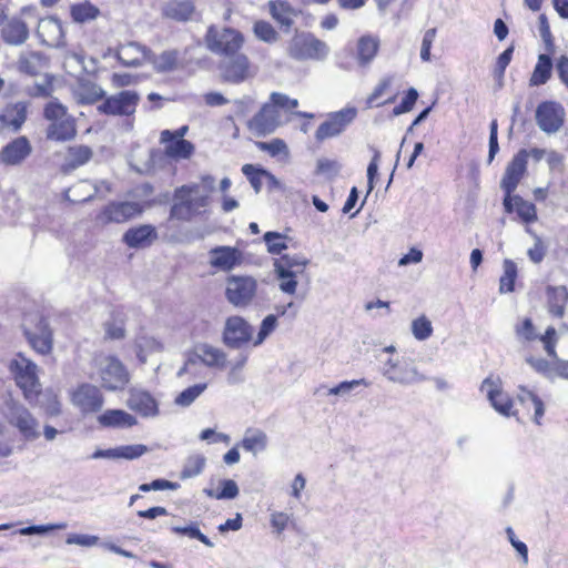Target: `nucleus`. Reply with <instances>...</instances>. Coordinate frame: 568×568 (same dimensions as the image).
Masks as SVG:
<instances>
[{
	"label": "nucleus",
	"instance_id": "1",
	"mask_svg": "<svg viewBox=\"0 0 568 568\" xmlns=\"http://www.w3.org/2000/svg\"><path fill=\"white\" fill-rule=\"evenodd\" d=\"M244 36L233 28H217L211 26L205 34L207 49L223 57L221 65L223 78L232 83H239L245 80L247 72L246 57L236 55L237 51L244 44Z\"/></svg>",
	"mask_w": 568,
	"mask_h": 568
},
{
	"label": "nucleus",
	"instance_id": "2",
	"mask_svg": "<svg viewBox=\"0 0 568 568\" xmlns=\"http://www.w3.org/2000/svg\"><path fill=\"white\" fill-rule=\"evenodd\" d=\"M558 341L556 328L548 326L541 334L540 342L549 358L530 355L526 357V362L536 373L548 379L562 378L568 381V361L558 357L556 351Z\"/></svg>",
	"mask_w": 568,
	"mask_h": 568
},
{
	"label": "nucleus",
	"instance_id": "3",
	"mask_svg": "<svg viewBox=\"0 0 568 568\" xmlns=\"http://www.w3.org/2000/svg\"><path fill=\"white\" fill-rule=\"evenodd\" d=\"M207 205V196L201 193L199 185H183L174 192L170 217L191 221L204 212Z\"/></svg>",
	"mask_w": 568,
	"mask_h": 568
},
{
	"label": "nucleus",
	"instance_id": "4",
	"mask_svg": "<svg viewBox=\"0 0 568 568\" xmlns=\"http://www.w3.org/2000/svg\"><path fill=\"white\" fill-rule=\"evenodd\" d=\"M43 116L49 121L45 131L48 140L64 142L72 140L77 135L74 119L68 113L67 106L57 99L50 101L44 106Z\"/></svg>",
	"mask_w": 568,
	"mask_h": 568
},
{
	"label": "nucleus",
	"instance_id": "5",
	"mask_svg": "<svg viewBox=\"0 0 568 568\" xmlns=\"http://www.w3.org/2000/svg\"><path fill=\"white\" fill-rule=\"evenodd\" d=\"M10 371L24 398L30 403L36 400L41 393L38 366L22 354H18L10 363Z\"/></svg>",
	"mask_w": 568,
	"mask_h": 568
},
{
	"label": "nucleus",
	"instance_id": "6",
	"mask_svg": "<svg viewBox=\"0 0 568 568\" xmlns=\"http://www.w3.org/2000/svg\"><path fill=\"white\" fill-rule=\"evenodd\" d=\"M287 52L296 61H323L327 58L329 48L315 34L302 32L292 38Z\"/></svg>",
	"mask_w": 568,
	"mask_h": 568
},
{
	"label": "nucleus",
	"instance_id": "7",
	"mask_svg": "<svg viewBox=\"0 0 568 568\" xmlns=\"http://www.w3.org/2000/svg\"><path fill=\"white\" fill-rule=\"evenodd\" d=\"M308 264L306 258L283 254L275 260L274 272L278 281L280 290L294 295L297 290V276L305 273Z\"/></svg>",
	"mask_w": 568,
	"mask_h": 568
},
{
	"label": "nucleus",
	"instance_id": "8",
	"mask_svg": "<svg viewBox=\"0 0 568 568\" xmlns=\"http://www.w3.org/2000/svg\"><path fill=\"white\" fill-rule=\"evenodd\" d=\"M23 332L31 347L40 353L48 354L52 349V332L47 321L38 313L28 314L23 318Z\"/></svg>",
	"mask_w": 568,
	"mask_h": 568
},
{
	"label": "nucleus",
	"instance_id": "9",
	"mask_svg": "<svg viewBox=\"0 0 568 568\" xmlns=\"http://www.w3.org/2000/svg\"><path fill=\"white\" fill-rule=\"evenodd\" d=\"M139 102L140 95L136 91L123 90L105 98L97 110L105 115L130 116L135 112Z\"/></svg>",
	"mask_w": 568,
	"mask_h": 568
},
{
	"label": "nucleus",
	"instance_id": "10",
	"mask_svg": "<svg viewBox=\"0 0 568 568\" xmlns=\"http://www.w3.org/2000/svg\"><path fill=\"white\" fill-rule=\"evenodd\" d=\"M357 110L354 106L329 113L315 131V140L321 143L339 135L355 120Z\"/></svg>",
	"mask_w": 568,
	"mask_h": 568
},
{
	"label": "nucleus",
	"instance_id": "11",
	"mask_svg": "<svg viewBox=\"0 0 568 568\" xmlns=\"http://www.w3.org/2000/svg\"><path fill=\"white\" fill-rule=\"evenodd\" d=\"M544 414L545 403L537 394L524 389L517 395L514 414L511 416L516 417L518 422L525 423L531 420L536 425H541Z\"/></svg>",
	"mask_w": 568,
	"mask_h": 568
},
{
	"label": "nucleus",
	"instance_id": "12",
	"mask_svg": "<svg viewBox=\"0 0 568 568\" xmlns=\"http://www.w3.org/2000/svg\"><path fill=\"white\" fill-rule=\"evenodd\" d=\"M7 418L26 440H34L40 436L38 420L23 405L11 403L8 406Z\"/></svg>",
	"mask_w": 568,
	"mask_h": 568
},
{
	"label": "nucleus",
	"instance_id": "13",
	"mask_svg": "<svg viewBox=\"0 0 568 568\" xmlns=\"http://www.w3.org/2000/svg\"><path fill=\"white\" fill-rule=\"evenodd\" d=\"M142 207L138 202H111L97 215L98 223H124L141 214Z\"/></svg>",
	"mask_w": 568,
	"mask_h": 568
},
{
	"label": "nucleus",
	"instance_id": "14",
	"mask_svg": "<svg viewBox=\"0 0 568 568\" xmlns=\"http://www.w3.org/2000/svg\"><path fill=\"white\" fill-rule=\"evenodd\" d=\"M528 163V152L523 149L518 151L511 161L507 164L503 179L500 181V187L504 191V195L507 194V199L510 193H514L519 185L520 181L526 174Z\"/></svg>",
	"mask_w": 568,
	"mask_h": 568
},
{
	"label": "nucleus",
	"instance_id": "15",
	"mask_svg": "<svg viewBox=\"0 0 568 568\" xmlns=\"http://www.w3.org/2000/svg\"><path fill=\"white\" fill-rule=\"evenodd\" d=\"M536 121L544 132L555 133L564 125V108L557 102L544 101L537 106Z\"/></svg>",
	"mask_w": 568,
	"mask_h": 568
},
{
	"label": "nucleus",
	"instance_id": "16",
	"mask_svg": "<svg viewBox=\"0 0 568 568\" xmlns=\"http://www.w3.org/2000/svg\"><path fill=\"white\" fill-rule=\"evenodd\" d=\"M32 151V144L27 136H17L0 150V163L6 166H20Z\"/></svg>",
	"mask_w": 568,
	"mask_h": 568
},
{
	"label": "nucleus",
	"instance_id": "17",
	"mask_svg": "<svg viewBox=\"0 0 568 568\" xmlns=\"http://www.w3.org/2000/svg\"><path fill=\"white\" fill-rule=\"evenodd\" d=\"M100 377L103 387L110 390L121 389L129 381L122 363L115 357H105L100 364Z\"/></svg>",
	"mask_w": 568,
	"mask_h": 568
},
{
	"label": "nucleus",
	"instance_id": "18",
	"mask_svg": "<svg viewBox=\"0 0 568 568\" xmlns=\"http://www.w3.org/2000/svg\"><path fill=\"white\" fill-rule=\"evenodd\" d=\"M480 389L486 392L491 406L500 415L510 417L514 414L516 398H511L506 392H504L498 381L486 378L484 379Z\"/></svg>",
	"mask_w": 568,
	"mask_h": 568
},
{
	"label": "nucleus",
	"instance_id": "19",
	"mask_svg": "<svg viewBox=\"0 0 568 568\" xmlns=\"http://www.w3.org/2000/svg\"><path fill=\"white\" fill-rule=\"evenodd\" d=\"M504 210L508 214L515 213L517 220L523 224L530 225L538 220L537 207L532 202L525 200L523 196L510 193L507 202V194L503 199Z\"/></svg>",
	"mask_w": 568,
	"mask_h": 568
},
{
	"label": "nucleus",
	"instance_id": "20",
	"mask_svg": "<svg viewBox=\"0 0 568 568\" xmlns=\"http://www.w3.org/2000/svg\"><path fill=\"white\" fill-rule=\"evenodd\" d=\"M223 343L232 349H241L248 344V324L240 316L226 320L223 331Z\"/></svg>",
	"mask_w": 568,
	"mask_h": 568
},
{
	"label": "nucleus",
	"instance_id": "21",
	"mask_svg": "<svg viewBox=\"0 0 568 568\" xmlns=\"http://www.w3.org/2000/svg\"><path fill=\"white\" fill-rule=\"evenodd\" d=\"M103 402L100 389L90 384L80 385L72 394V403L83 413L99 412Z\"/></svg>",
	"mask_w": 568,
	"mask_h": 568
},
{
	"label": "nucleus",
	"instance_id": "22",
	"mask_svg": "<svg viewBox=\"0 0 568 568\" xmlns=\"http://www.w3.org/2000/svg\"><path fill=\"white\" fill-rule=\"evenodd\" d=\"M281 123V111L270 100L263 104L253 120H251V125L253 124L255 131L263 135L274 132Z\"/></svg>",
	"mask_w": 568,
	"mask_h": 568
},
{
	"label": "nucleus",
	"instance_id": "23",
	"mask_svg": "<svg viewBox=\"0 0 568 568\" xmlns=\"http://www.w3.org/2000/svg\"><path fill=\"white\" fill-rule=\"evenodd\" d=\"M37 36L45 45L53 48L63 45L64 31L60 20L54 17L43 18L39 21Z\"/></svg>",
	"mask_w": 568,
	"mask_h": 568
},
{
	"label": "nucleus",
	"instance_id": "24",
	"mask_svg": "<svg viewBox=\"0 0 568 568\" xmlns=\"http://www.w3.org/2000/svg\"><path fill=\"white\" fill-rule=\"evenodd\" d=\"M72 95L78 104L90 105L102 100L105 92L95 82L88 79H79L72 88Z\"/></svg>",
	"mask_w": 568,
	"mask_h": 568
},
{
	"label": "nucleus",
	"instance_id": "25",
	"mask_svg": "<svg viewBox=\"0 0 568 568\" xmlns=\"http://www.w3.org/2000/svg\"><path fill=\"white\" fill-rule=\"evenodd\" d=\"M161 143L165 145V154L174 160L189 159L194 152V145L184 139H174L170 130L161 132Z\"/></svg>",
	"mask_w": 568,
	"mask_h": 568
},
{
	"label": "nucleus",
	"instance_id": "26",
	"mask_svg": "<svg viewBox=\"0 0 568 568\" xmlns=\"http://www.w3.org/2000/svg\"><path fill=\"white\" fill-rule=\"evenodd\" d=\"M149 49L138 42L121 44L115 50L116 59L124 67H139L148 62Z\"/></svg>",
	"mask_w": 568,
	"mask_h": 568
},
{
	"label": "nucleus",
	"instance_id": "27",
	"mask_svg": "<svg viewBox=\"0 0 568 568\" xmlns=\"http://www.w3.org/2000/svg\"><path fill=\"white\" fill-rule=\"evenodd\" d=\"M210 265L219 271H231L241 261V253L231 246H216L209 252Z\"/></svg>",
	"mask_w": 568,
	"mask_h": 568
},
{
	"label": "nucleus",
	"instance_id": "28",
	"mask_svg": "<svg viewBox=\"0 0 568 568\" xmlns=\"http://www.w3.org/2000/svg\"><path fill=\"white\" fill-rule=\"evenodd\" d=\"M28 108L29 103L23 101L8 104L0 114V123L18 132L27 121Z\"/></svg>",
	"mask_w": 568,
	"mask_h": 568
},
{
	"label": "nucleus",
	"instance_id": "29",
	"mask_svg": "<svg viewBox=\"0 0 568 568\" xmlns=\"http://www.w3.org/2000/svg\"><path fill=\"white\" fill-rule=\"evenodd\" d=\"M548 313L555 318H562L568 304V290L565 285L546 287Z\"/></svg>",
	"mask_w": 568,
	"mask_h": 568
},
{
	"label": "nucleus",
	"instance_id": "30",
	"mask_svg": "<svg viewBox=\"0 0 568 568\" xmlns=\"http://www.w3.org/2000/svg\"><path fill=\"white\" fill-rule=\"evenodd\" d=\"M128 406L144 417H153L159 413L158 404L150 393L139 389L130 392Z\"/></svg>",
	"mask_w": 568,
	"mask_h": 568
},
{
	"label": "nucleus",
	"instance_id": "31",
	"mask_svg": "<svg viewBox=\"0 0 568 568\" xmlns=\"http://www.w3.org/2000/svg\"><path fill=\"white\" fill-rule=\"evenodd\" d=\"M1 37L10 45H21L29 39V29L24 21L12 18L2 27Z\"/></svg>",
	"mask_w": 568,
	"mask_h": 568
},
{
	"label": "nucleus",
	"instance_id": "32",
	"mask_svg": "<svg viewBox=\"0 0 568 568\" xmlns=\"http://www.w3.org/2000/svg\"><path fill=\"white\" fill-rule=\"evenodd\" d=\"M155 239L156 232L152 225L130 229L123 235L124 243L134 248L150 245Z\"/></svg>",
	"mask_w": 568,
	"mask_h": 568
},
{
	"label": "nucleus",
	"instance_id": "33",
	"mask_svg": "<svg viewBox=\"0 0 568 568\" xmlns=\"http://www.w3.org/2000/svg\"><path fill=\"white\" fill-rule=\"evenodd\" d=\"M226 297L235 306H245L248 302V280L235 276L229 278Z\"/></svg>",
	"mask_w": 568,
	"mask_h": 568
},
{
	"label": "nucleus",
	"instance_id": "34",
	"mask_svg": "<svg viewBox=\"0 0 568 568\" xmlns=\"http://www.w3.org/2000/svg\"><path fill=\"white\" fill-rule=\"evenodd\" d=\"M378 49V38L371 34L359 37L356 44L358 64L361 67H366L369 64L377 55Z\"/></svg>",
	"mask_w": 568,
	"mask_h": 568
},
{
	"label": "nucleus",
	"instance_id": "35",
	"mask_svg": "<svg viewBox=\"0 0 568 568\" xmlns=\"http://www.w3.org/2000/svg\"><path fill=\"white\" fill-rule=\"evenodd\" d=\"M103 427L124 428L136 424V418L122 409H108L98 417Z\"/></svg>",
	"mask_w": 568,
	"mask_h": 568
},
{
	"label": "nucleus",
	"instance_id": "36",
	"mask_svg": "<svg viewBox=\"0 0 568 568\" xmlns=\"http://www.w3.org/2000/svg\"><path fill=\"white\" fill-rule=\"evenodd\" d=\"M552 75V60L548 54H539L534 71L529 78V87L546 84Z\"/></svg>",
	"mask_w": 568,
	"mask_h": 568
},
{
	"label": "nucleus",
	"instance_id": "37",
	"mask_svg": "<svg viewBox=\"0 0 568 568\" xmlns=\"http://www.w3.org/2000/svg\"><path fill=\"white\" fill-rule=\"evenodd\" d=\"M92 150L87 145H73L68 149L65 162L62 165L64 172H70L89 162L92 158Z\"/></svg>",
	"mask_w": 568,
	"mask_h": 568
},
{
	"label": "nucleus",
	"instance_id": "38",
	"mask_svg": "<svg viewBox=\"0 0 568 568\" xmlns=\"http://www.w3.org/2000/svg\"><path fill=\"white\" fill-rule=\"evenodd\" d=\"M179 59L176 50L163 51L155 55L151 50L148 53V63H151L158 72H169L175 69Z\"/></svg>",
	"mask_w": 568,
	"mask_h": 568
},
{
	"label": "nucleus",
	"instance_id": "39",
	"mask_svg": "<svg viewBox=\"0 0 568 568\" xmlns=\"http://www.w3.org/2000/svg\"><path fill=\"white\" fill-rule=\"evenodd\" d=\"M270 11L275 21L287 28L293 24V18L296 16L293 7L283 0L271 1Z\"/></svg>",
	"mask_w": 568,
	"mask_h": 568
},
{
	"label": "nucleus",
	"instance_id": "40",
	"mask_svg": "<svg viewBox=\"0 0 568 568\" xmlns=\"http://www.w3.org/2000/svg\"><path fill=\"white\" fill-rule=\"evenodd\" d=\"M197 355L206 366L220 368L225 366L226 355L220 348L203 344L197 347Z\"/></svg>",
	"mask_w": 568,
	"mask_h": 568
},
{
	"label": "nucleus",
	"instance_id": "41",
	"mask_svg": "<svg viewBox=\"0 0 568 568\" xmlns=\"http://www.w3.org/2000/svg\"><path fill=\"white\" fill-rule=\"evenodd\" d=\"M251 185L256 192L262 189L272 191L278 186V181L271 172L251 165Z\"/></svg>",
	"mask_w": 568,
	"mask_h": 568
},
{
	"label": "nucleus",
	"instance_id": "42",
	"mask_svg": "<svg viewBox=\"0 0 568 568\" xmlns=\"http://www.w3.org/2000/svg\"><path fill=\"white\" fill-rule=\"evenodd\" d=\"M393 83V79L390 77L383 78L377 85L374 88L372 93L366 99L367 108L381 106L384 104L393 103L396 100V95H390L384 101H379V99L390 89Z\"/></svg>",
	"mask_w": 568,
	"mask_h": 568
},
{
	"label": "nucleus",
	"instance_id": "43",
	"mask_svg": "<svg viewBox=\"0 0 568 568\" xmlns=\"http://www.w3.org/2000/svg\"><path fill=\"white\" fill-rule=\"evenodd\" d=\"M517 277L518 270L516 263L508 258L505 260L503 263V274L499 278V293H513Z\"/></svg>",
	"mask_w": 568,
	"mask_h": 568
},
{
	"label": "nucleus",
	"instance_id": "44",
	"mask_svg": "<svg viewBox=\"0 0 568 568\" xmlns=\"http://www.w3.org/2000/svg\"><path fill=\"white\" fill-rule=\"evenodd\" d=\"M291 306H293L292 302L286 306H278L276 307V314H270L262 321L254 345L261 344L276 328L277 317L284 315Z\"/></svg>",
	"mask_w": 568,
	"mask_h": 568
},
{
	"label": "nucleus",
	"instance_id": "45",
	"mask_svg": "<svg viewBox=\"0 0 568 568\" xmlns=\"http://www.w3.org/2000/svg\"><path fill=\"white\" fill-rule=\"evenodd\" d=\"M194 12V6L191 0H181L171 2L165 13L168 17L178 21H186Z\"/></svg>",
	"mask_w": 568,
	"mask_h": 568
},
{
	"label": "nucleus",
	"instance_id": "46",
	"mask_svg": "<svg viewBox=\"0 0 568 568\" xmlns=\"http://www.w3.org/2000/svg\"><path fill=\"white\" fill-rule=\"evenodd\" d=\"M100 10L90 2L73 4L71 17L78 23H85L98 18Z\"/></svg>",
	"mask_w": 568,
	"mask_h": 568
},
{
	"label": "nucleus",
	"instance_id": "47",
	"mask_svg": "<svg viewBox=\"0 0 568 568\" xmlns=\"http://www.w3.org/2000/svg\"><path fill=\"white\" fill-rule=\"evenodd\" d=\"M516 336L525 342L532 343L540 341L541 335L537 333V328L530 317H525L515 326Z\"/></svg>",
	"mask_w": 568,
	"mask_h": 568
},
{
	"label": "nucleus",
	"instance_id": "48",
	"mask_svg": "<svg viewBox=\"0 0 568 568\" xmlns=\"http://www.w3.org/2000/svg\"><path fill=\"white\" fill-rule=\"evenodd\" d=\"M255 146L261 151L266 152L272 158H276L280 155L286 158L288 155V148L285 141L278 138L272 139L267 142L256 141Z\"/></svg>",
	"mask_w": 568,
	"mask_h": 568
},
{
	"label": "nucleus",
	"instance_id": "49",
	"mask_svg": "<svg viewBox=\"0 0 568 568\" xmlns=\"http://www.w3.org/2000/svg\"><path fill=\"white\" fill-rule=\"evenodd\" d=\"M221 486L222 488L220 490L205 489L206 495L216 499H233L237 496L239 488L234 480H222Z\"/></svg>",
	"mask_w": 568,
	"mask_h": 568
},
{
	"label": "nucleus",
	"instance_id": "50",
	"mask_svg": "<svg viewBox=\"0 0 568 568\" xmlns=\"http://www.w3.org/2000/svg\"><path fill=\"white\" fill-rule=\"evenodd\" d=\"M206 389V384H196L191 387H187L183 392H181L176 398L175 404L182 407L190 406L204 390Z\"/></svg>",
	"mask_w": 568,
	"mask_h": 568
},
{
	"label": "nucleus",
	"instance_id": "51",
	"mask_svg": "<svg viewBox=\"0 0 568 568\" xmlns=\"http://www.w3.org/2000/svg\"><path fill=\"white\" fill-rule=\"evenodd\" d=\"M41 58L40 52H31L29 55L21 54L18 60L19 71L29 75L38 74L39 68L36 62L40 61Z\"/></svg>",
	"mask_w": 568,
	"mask_h": 568
},
{
	"label": "nucleus",
	"instance_id": "52",
	"mask_svg": "<svg viewBox=\"0 0 568 568\" xmlns=\"http://www.w3.org/2000/svg\"><path fill=\"white\" fill-rule=\"evenodd\" d=\"M412 333L418 341L428 338L433 334L430 321L425 315L415 318L412 323Z\"/></svg>",
	"mask_w": 568,
	"mask_h": 568
},
{
	"label": "nucleus",
	"instance_id": "53",
	"mask_svg": "<svg viewBox=\"0 0 568 568\" xmlns=\"http://www.w3.org/2000/svg\"><path fill=\"white\" fill-rule=\"evenodd\" d=\"M172 531L178 535H185L190 538H194L203 542L207 547H213V542L200 531L196 524L192 523L189 526H174L172 527Z\"/></svg>",
	"mask_w": 568,
	"mask_h": 568
},
{
	"label": "nucleus",
	"instance_id": "54",
	"mask_svg": "<svg viewBox=\"0 0 568 568\" xmlns=\"http://www.w3.org/2000/svg\"><path fill=\"white\" fill-rule=\"evenodd\" d=\"M204 465L205 458L203 456L196 455L189 457L182 469L181 477L192 478L197 476L199 474L202 473Z\"/></svg>",
	"mask_w": 568,
	"mask_h": 568
},
{
	"label": "nucleus",
	"instance_id": "55",
	"mask_svg": "<svg viewBox=\"0 0 568 568\" xmlns=\"http://www.w3.org/2000/svg\"><path fill=\"white\" fill-rule=\"evenodd\" d=\"M270 101L277 108L278 111L283 110L286 112H291L298 106V100L291 99L286 94L280 92L271 93Z\"/></svg>",
	"mask_w": 568,
	"mask_h": 568
},
{
	"label": "nucleus",
	"instance_id": "56",
	"mask_svg": "<svg viewBox=\"0 0 568 568\" xmlns=\"http://www.w3.org/2000/svg\"><path fill=\"white\" fill-rule=\"evenodd\" d=\"M254 33L265 42H274L278 38V33L273 26L266 21H257L254 24Z\"/></svg>",
	"mask_w": 568,
	"mask_h": 568
},
{
	"label": "nucleus",
	"instance_id": "57",
	"mask_svg": "<svg viewBox=\"0 0 568 568\" xmlns=\"http://www.w3.org/2000/svg\"><path fill=\"white\" fill-rule=\"evenodd\" d=\"M264 241L267 250L272 254H281L286 248L285 237L276 232H267L264 234Z\"/></svg>",
	"mask_w": 568,
	"mask_h": 568
},
{
	"label": "nucleus",
	"instance_id": "58",
	"mask_svg": "<svg viewBox=\"0 0 568 568\" xmlns=\"http://www.w3.org/2000/svg\"><path fill=\"white\" fill-rule=\"evenodd\" d=\"M417 99L418 92L414 88L408 89L400 103L393 109V114L399 115L412 111Z\"/></svg>",
	"mask_w": 568,
	"mask_h": 568
},
{
	"label": "nucleus",
	"instance_id": "59",
	"mask_svg": "<svg viewBox=\"0 0 568 568\" xmlns=\"http://www.w3.org/2000/svg\"><path fill=\"white\" fill-rule=\"evenodd\" d=\"M119 448V458L120 459H136L144 455L149 449L145 445L142 444H133V445H123L118 446Z\"/></svg>",
	"mask_w": 568,
	"mask_h": 568
},
{
	"label": "nucleus",
	"instance_id": "60",
	"mask_svg": "<svg viewBox=\"0 0 568 568\" xmlns=\"http://www.w3.org/2000/svg\"><path fill=\"white\" fill-rule=\"evenodd\" d=\"M41 408L49 416H58L61 413V404L55 394L49 393L44 395V399L40 402Z\"/></svg>",
	"mask_w": 568,
	"mask_h": 568
},
{
	"label": "nucleus",
	"instance_id": "61",
	"mask_svg": "<svg viewBox=\"0 0 568 568\" xmlns=\"http://www.w3.org/2000/svg\"><path fill=\"white\" fill-rule=\"evenodd\" d=\"M99 537L94 535L74 534L70 535L67 539L69 545H79L83 547H92L98 545Z\"/></svg>",
	"mask_w": 568,
	"mask_h": 568
},
{
	"label": "nucleus",
	"instance_id": "62",
	"mask_svg": "<svg viewBox=\"0 0 568 568\" xmlns=\"http://www.w3.org/2000/svg\"><path fill=\"white\" fill-rule=\"evenodd\" d=\"M436 32H437L436 28H432V29H428L424 33L422 49H420V58L424 61L430 60V49H432L433 42L436 38Z\"/></svg>",
	"mask_w": 568,
	"mask_h": 568
},
{
	"label": "nucleus",
	"instance_id": "63",
	"mask_svg": "<svg viewBox=\"0 0 568 568\" xmlns=\"http://www.w3.org/2000/svg\"><path fill=\"white\" fill-rule=\"evenodd\" d=\"M528 257L531 262L538 264L546 255V246L539 236H536L534 245L527 252Z\"/></svg>",
	"mask_w": 568,
	"mask_h": 568
},
{
	"label": "nucleus",
	"instance_id": "64",
	"mask_svg": "<svg viewBox=\"0 0 568 568\" xmlns=\"http://www.w3.org/2000/svg\"><path fill=\"white\" fill-rule=\"evenodd\" d=\"M514 53V47L507 48L504 52H501L496 61V74L499 78H503L506 71V68L509 65Z\"/></svg>",
	"mask_w": 568,
	"mask_h": 568
}]
</instances>
